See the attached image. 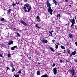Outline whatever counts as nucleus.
Listing matches in <instances>:
<instances>
[{
  "mask_svg": "<svg viewBox=\"0 0 77 77\" xmlns=\"http://www.w3.org/2000/svg\"><path fill=\"white\" fill-rule=\"evenodd\" d=\"M46 3L47 4V7L48 8V12L50 13V14L51 15H53L52 12H53V10L51 9V4L49 2V1H48Z\"/></svg>",
  "mask_w": 77,
  "mask_h": 77,
  "instance_id": "1",
  "label": "nucleus"
},
{
  "mask_svg": "<svg viewBox=\"0 0 77 77\" xmlns=\"http://www.w3.org/2000/svg\"><path fill=\"white\" fill-rule=\"evenodd\" d=\"M69 72H71V74H72V76L71 77H74V74H75V70H74V68H72V69H69Z\"/></svg>",
  "mask_w": 77,
  "mask_h": 77,
  "instance_id": "2",
  "label": "nucleus"
},
{
  "mask_svg": "<svg viewBox=\"0 0 77 77\" xmlns=\"http://www.w3.org/2000/svg\"><path fill=\"white\" fill-rule=\"evenodd\" d=\"M25 6H26L27 8L29 7V8L28 9V12H30V11L32 10V7H31L30 5L26 3L25 5Z\"/></svg>",
  "mask_w": 77,
  "mask_h": 77,
  "instance_id": "3",
  "label": "nucleus"
},
{
  "mask_svg": "<svg viewBox=\"0 0 77 77\" xmlns=\"http://www.w3.org/2000/svg\"><path fill=\"white\" fill-rule=\"evenodd\" d=\"M69 21L70 22L72 23V24L71 26V27H73L74 24H75V20L74 18H73L72 20V19H70Z\"/></svg>",
  "mask_w": 77,
  "mask_h": 77,
  "instance_id": "4",
  "label": "nucleus"
},
{
  "mask_svg": "<svg viewBox=\"0 0 77 77\" xmlns=\"http://www.w3.org/2000/svg\"><path fill=\"white\" fill-rule=\"evenodd\" d=\"M76 53H77V52L75 51H74L72 52V53H71L69 55L70 57H72V55L73 56H75Z\"/></svg>",
  "mask_w": 77,
  "mask_h": 77,
  "instance_id": "5",
  "label": "nucleus"
},
{
  "mask_svg": "<svg viewBox=\"0 0 77 77\" xmlns=\"http://www.w3.org/2000/svg\"><path fill=\"white\" fill-rule=\"evenodd\" d=\"M53 72L54 74H56L57 70V67H55L53 69Z\"/></svg>",
  "mask_w": 77,
  "mask_h": 77,
  "instance_id": "6",
  "label": "nucleus"
},
{
  "mask_svg": "<svg viewBox=\"0 0 77 77\" xmlns=\"http://www.w3.org/2000/svg\"><path fill=\"white\" fill-rule=\"evenodd\" d=\"M20 22L22 24H23L24 26H25L26 27H27V23H26V22L24 21L23 20H22Z\"/></svg>",
  "mask_w": 77,
  "mask_h": 77,
  "instance_id": "7",
  "label": "nucleus"
},
{
  "mask_svg": "<svg viewBox=\"0 0 77 77\" xmlns=\"http://www.w3.org/2000/svg\"><path fill=\"white\" fill-rule=\"evenodd\" d=\"M42 42L46 44L48 42V40L47 39H43L41 40Z\"/></svg>",
  "mask_w": 77,
  "mask_h": 77,
  "instance_id": "8",
  "label": "nucleus"
},
{
  "mask_svg": "<svg viewBox=\"0 0 77 77\" xmlns=\"http://www.w3.org/2000/svg\"><path fill=\"white\" fill-rule=\"evenodd\" d=\"M15 48H17V46H14L13 47H11V50H12V51L14 50L15 49Z\"/></svg>",
  "mask_w": 77,
  "mask_h": 77,
  "instance_id": "9",
  "label": "nucleus"
},
{
  "mask_svg": "<svg viewBox=\"0 0 77 77\" xmlns=\"http://www.w3.org/2000/svg\"><path fill=\"white\" fill-rule=\"evenodd\" d=\"M14 43V41H10L8 43V45H11V44H13Z\"/></svg>",
  "mask_w": 77,
  "mask_h": 77,
  "instance_id": "10",
  "label": "nucleus"
},
{
  "mask_svg": "<svg viewBox=\"0 0 77 77\" xmlns=\"http://www.w3.org/2000/svg\"><path fill=\"white\" fill-rule=\"evenodd\" d=\"M41 77H49L47 74L46 73L45 74V75H42Z\"/></svg>",
  "mask_w": 77,
  "mask_h": 77,
  "instance_id": "11",
  "label": "nucleus"
},
{
  "mask_svg": "<svg viewBox=\"0 0 77 77\" xmlns=\"http://www.w3.org/2000/svg\"><path fill=\"white\" fill-rule=\"evenodd\" d=\"M69 36L68 37V38H73V36L72 34H69Z\"/></svg>",
  "mask_w": 77,
  "mask_h": 77,
  "instance_id": "12",
  "label": "nucleus"
},
{
  "mask_svg": "<svg viewBox=\"0 0 77 77\" xmlns=\"http://www.w3.org/2000/svg\"><path fill=\"white\" fill-rule=\"evenodd\" d=\"M37 75H40V71L38 70L37 72Z\"/></svg>",
  "mask_w": 77,
  "mask_h": 77,
  "instance_id": "13",
  "label": "nucleus"
},
{
  "mask_svg": "<svg viewBox=\"0 0 77 77\" xmlns=\"http://www.w3.org/2000/svg\"><path fill=\"white\" fill-rule=\"evenodd\" d=\"M35 26H36V27L38 29H40V28H41V27H39L38 26V24H35Z\"/></svg>",
  "mask_w": 77,
  "mask_h": 77,
  "instance_id": "14",
  "label": "nucleus"
},
{
  "mask_svg": "<svg viewBox=\"0 0 77 77\" xmlns=\"http://www.w3.org/2000/svg\"><path fill=\"white\" fill-rule=\"evenodd\" d=\"M53 2L55 3V5H57V2L55 0H53Z\"/></svg>",
  "mask_w": 77,
  "mask_h": 77,
  "instance_id": "15",
  "label": "nucleus"
},
{
  "mask_svg": "<svg viewBox=\"0 0 77 77\" xmlns=\"http://www.w3.org/2000/svg\"><path fill=\"white\" fill-rule=\"evenodd\" d=\"M12 11V9H10L8 10V11L7 13L8 14H9V13H11V11Z\"/></svg>",
  "mask_w": 77,
  "mask_h": 77,
  "instance_id": "16",
  "label": "nucleus"
},
{
  "mask_svg": "<svg viewBox=\"0 0 77 77\" xmlns=\"http://www.w3.org/2000/svg\"><path fill=\"white\" fill-rule=\"evenodd\" d=\"M14 76L15 77H20V75H15V74H14Z\"/></svg>",
  "mask_w": 77,
  "mask_h": 77,
  "instance_id": "17",
  "label": "nucleus"
},
{
  "mask_svg": "<svg viewBox=\"0 0 77 77\" xmlns=\"http://www.w3.org/2000/svg\"><path fill=\"white\" fill-rule=\"evenodd\" d=\"M67 53H68V54H71V50H67Z\"/></svg>",
  "mask_w": 77,
  "mask_h": 77,
  "instance_id": "18",
  "label": "nucleus"
},
{
  "mask_svg": "<svg viewBox=\"0 0 77 77\" xmlns=\"http://www.w3.org/2000/svg\"><path fill=\"white\" fill-rule=\"evenodd\" d=\"M10 66L11 67H12V68H13L14 67V63H11Z\"/></svg>",
  "mask_w": 77,
  "mask_h": 77,
  "instance_id": "19",
  "label": "nucleus"
},
{
  "mask_svg": "<svg viewBox=\"0 0 77 77\" xmlns=\"http://www.w3.org/2000/svg\"><path fill=\"white\" fill-rule=\"evenodd\" d=\"M61 48L62 49V50H64V49H65V48L63 46L61 45Z\"/></svg>",
  "mask_w": 77,
  "mask_h": 77,
  "instance_id": "20",
  "label": "nucleus"
},
{
  "mask_svg": "<svg viewBox=\"0 0 77 77\" xmlns=\"http://www.w3.org/2000/svg\"><path fill=\"white\" fill-rule=\"evenodd\" d=\"M50 49L51 51H52L53 52H54V49H53V48H52V47H51L50 48Z\"/></svg>",
  "mask_w": 77,
  "mask_h": 77,
  "instance_id": "21",
  "label": "nucleus"
},
{
  "mask_svg": "<svg viewBox=\"0 0 77 77\" xmlns=\"http://www.w3.org/2000/svg\"><path fill=\"white\" fill-rule=\"evenodd\" d=\"M8 57H11V53H9V54H8V55L7 56Z\"/></svg>",
  "mask_w": 77,
  "mask_h": 77,
  "instance_id": "22",
  "label": "nucleus"
},
{
  "mask_svg": "<svg viewBox=\"0 0 77 77\" xmlns=\"http://www.w3.org/2000/svg\"><path fill=\"white\" fill-rule=\"evenodd\" d=\"M15 68H14V67H12V72H14L15 71Z\"/></svg>",
  "mask_w": 77,
  "mask_h": 77,
  "instance_id": "23",
  "label": "nucleus"
},
{
  "mask_svg": "<svg viewBox=\"0 0 77 77\" xmlns=\"http://www.w3.org/2000/svg\"><path fill=\"white\" fill-rule=\"evenodd\" d=\"M17 5V4H14V3L13 2L12 4L13 7H14L15 6V5Z\"/></svg>",
  "mask_w": 77,
  "mask_h": 77,
  "instance_id": "24",
  "label": "nucleus"
},
{
  "mask_svg": "<svg viewBox=\"0 0 77 77\" xmlns=\"http://www.w3.org/2000/svg\"><path fill=\"white\" fill-rule=\"evenodd\" d=\"M66 62H69L71 65H72V63H71V62L69 61L66 60Z\"/></svg>",
  "mask_w": 77,
  "mask_h": 77,
  "instance_id": "25",
  "label": "nucleus"
},
{
  "mask_svg": "<svg viewBox=\"0 0 77 77\" xmlns=\"http://www.w3.org/2000/svg\"><path fill=\"white\" fill-rule=\"evenodd\" d=\"M17 36H20V33H18V32L17 33Z\"/></svg>",
  "mask_w": 77,
  "mask_h": 77,
  "instance_id": "26",
  "label": "nucleus"
},
{
  "mask_svg": "<svg viewBox=\"0 0 77 77\" xmlns=\"http://www.w3.org/2000/svg\"><path fill=\"white\" fill-rule=\"evenodd\" d=\"M49 33H50V34H51V36H53V33L51 32H50V31H49Z\"/></svg>",
  "mask_w": 77,
  "mask_h": 77,
  "instance_id": "27",
  "label": "nucleus"
},
{
  "mask_svg": "<svg viewBox=\"0 0 77 77\" xmlns=\"http://www.w3.org/2000/svg\"><path fill=\"white\" fill-rule=\"evenodd\" d=\"M55 48L56 49H57V48H58V45H57L55 46Z\"/></svg>",
  "mask_w": 77,
  "mask_h": 77,
  "instance_id": "28",
  "label": "nucleus"
},
{
  "mask_svg": "<svg viewBox=\"0 0 77 77\" xmlns=\"http://www.w3.org/2000/svg\"><path fill=\"white\" fill-rule=\"evenodd\" d=\"M4 20H5V19L4 18H2L1 19V21H4Z\"/></svg>",
  "mask_w": 77,
  "mask_h": 77,
  "instance_id": "29",
  "label": "nucleus"
},
{
  "mask_svg": "<svg viewBox=\"0 0 77 77\" xmlns=\"http://www.w3.org/2000/svg\"><path fill=\"white\" fill-rule=\"evenodd\" d=\"M8 69L9 70V71H10V69L8 67H7L6 71H8Z\"/></svg>",
  "mask_w": 77,
  "mask_h": 77,
  "instance_id": "30",
  "label": "nucleus"
},
{
  "mask_svg": "<svg viewBox=\"0 0 77 77\" xmlns=\"http://www.w3.org/2000/svg\"><path fill=\"white\" fill-rule=\"evenodd\" d=\"M29 60H31V59H32V57H31V56H30L28 58Z\"/></svg>",
  "mask_w": 77,
  "mask_h": 77,
  "instance_id": "31",
  "label": "nucleus"
},
{
  "mask_svg": "<svg viewBox=\"0 0 77 77\" xmlns=\"http://www.w3.org/2000/svg\"><path fill=\"white\" fill-rule=\"evenodd\" d=\"M61 16H60V14H58V17L59 19H60V17Z\"/></svg>",
  "mask_w": 77,
  "mask_h": 77,
  "instance_id": "32",
  "label": "nucleus"
},
{
  "mask_svg": "<svg viewBox=\"0 0 77 77\" xmlns=\"http://www.w3.org/2000/svg\"><path fill=\"white\" fill-rule=\"evenodd\" d=\"M41 20L40 19H38L37 20V22H39V21H40Z\"/></svg>",
  "mask_w": 77,
  "mask_h": 77,
  "instance_id": "33",
  "label": "nucleus"
},
{
  "mask_svg": "<svg viewBox=\"0 0 77 77\" xmlns=\"http://www.w3.org/2000/svg\"><path fill=\"white\" fill-rule=\"evenodd\" d=\"M18 73L19 74H21V70H19L18 71Z\"/></svg>",
  "mask_w": 77,
  "mask_h": 77,
  "instance_id": "34",
  "label": "nucleus"
},
{
  "mask_svg": "<svg viewBox=\"0 0 77 77\" xmlns=\"http://www.w3.org/2000/svg\"><path fill=\"white\" fill-rule=\"evenodd\" d=\"M23 9L24 10H25L26 9V7L24 6L23 7Z\"/></svg>",
  "mask_w": 77,
  "mask_h": 77,
  "instance_id": "35",
  "label": "nucleus"
},
{
  "mask_svg": "<svg viewBox=\"0 0 77 77\" xmlns=\"http://www.w3.org/2000/svg\"><path fill=\"white\" fill-rule=\"evenodd\" d=\"M56 66V64L55 63H53V65H52V66L54 67V66Z\"/></svg>",
  "mask_w": 77,
  "mask_h": 77,
  "instance_id": "36",
  "label": "nucleus"
},
{
  "mask_svg": "<svg viewBox=\"0 0 77 77\" xmlns=\"http://www.w3.org/2000/svg\"><path fill=\"white\" fill-rule=\"evenodd\" d=\"M36 18H37V19H40V17L39 16H37L36 17Z\"/></svg>",
  "mask_w": 77,
  "mask_h": 77,
  "instance_id": "37",
  "label": "nucleus"
},
{
  "mask_svg": "<svg viewBox=\"0 0 77 77\" xmlns=\"http://www.w3.org/2000/svg\"><path fill=\"white\" fill-rule=\"evenodd\" d=\"M63 53H65V54L66 53V50L64 49V52H63Z\"/></svg>",
  "mask_w": 77,
  "mask_h": 77,
  "instance_id": "38",
  "label": "nucleus"
},
{
  "mask_svg": "<svg viewBox=\"0 0 77 77\" xmlns=\"http://www.w3.org/2000/svg\"><path fill=\"white\" fill-rule=\"evenodd\" d=\"M23 1L24 2H27V0H23Z\"/></svg>",
  "mask_w": 77,
  "mask_h": 77,
  "instance_id": "39",
  "label": "nucleus"
},
{
  "mask_svg": "<svg viewBox=\"0 0 77 77\" xmlns=\"http://www.w3.org/2000/svg\"><path fill=\"white\" fill-rule=\"evenodd\" d=\"M57 45H58V46L59 45H60V44H59V43H57Z\"/></svg>",
  "mask_w": 77,
  "mask_h": 77,
  "instance_id": "40",
  "label": "nucleus"
},
{
  "mask_svg": "<svg viewBox=\"0 0 77 77\" xmlns=\"http://www.w3.org/2000/svg\"><path fill=\"white\" fill-rule=\"evenodd\" d=\"M66 46H68L69 45V42H68L66 45Z\"/></svg>",
  "mask_w": 77,
  "mask_h": 77,
  "instance_id": "41",
  "label": "nucleus"
},
{
  "mask_svg": "<svg viewBox=\"0 0 77 77\" xmlns=\"http://www.w3.org/2000/svg\"><path fill=\"white\" fill-rule=\"evenodd\" d=\"M74 61H75V62H77V60H75V59H74Z\"/></svg>",
  "mask_w": 77,
  "mask_h": 77,
  "instance_id": "42",
  "label": "nucleus"
},
{
  "mask_svg": "<svg viewBox=\"0 0 77 77\" xmlns=\"http://www.w3.org/2000/svg\"><path fill=\"white\" fill-rule=\"evenodd\" d=\"M0 57H3V55H2V54H0Z\"/></svg>",
  "mask_w": 77,
  "mask_h": 77,
  "instance_id": "43",
  "label": "nucleus"
},
{
  "mask_svg": "<svg viewBox=\"0 0 77 77\" xmlns=\"http://www.w3.org/2000/svg\"><path fill=\"white\" fill-rule=\"evenodd\" d=\"M75 45H76V47H77V42H75Z\"/></svg>",
  "mask_w": 77,
  "mask_h": 77,
  "instance_id": "44",
  "label": "nucleus"
},
{
  "mask_svg": "<svg viewBox=\"0 0 77 77\" xmlns=\"http://www.w3.org/2000/svg\"><path fill=\"white\" fill-rule=\"evenodd\" d=\"M4 22H7V20H6L4 19Z\"/></svg>",
  "mask_w": 77,
  "mask_h": 77,
  "instance_id": "45",
  "label": "nucleus"
},
{
  "mask_svg": "<svg viewBox=\"0 0 77 77\" xmlns=\"http://www.w3.org/2000/svg\"><path fill=\"white\" fill-rule=\"evenodd\" d=\"M52 42H54V41H55V40L54 39H53L52 40Z\"/></svg>",
  "mask_w": 77,
  "mask_h": 77,
  "instance_id": "46",
  "label": "nucleus"
},
{
  "mask_svg": "<svg viewBox=\"0 0 77 77\" xmlns=\"http://www.w3.org/2000/svg\"><path fill=\"white\" fill-rule=\"evenodd\" d=\"M25 11L26 12H28V11L27 10H25Z\"/></svg>",
  "mask_w": 77,
  "mask_h": 77,
  "instance_id": "47",
  "label": "nucleus"
},
{
  "mask_svg": "<svg viewBox=\"0 0 77 77\" xmlns=\"http://www.w3.org/2000/svg\"><path fill=\"white\" fill-rule=\"evenodd\" d=\"M75 29H77V26L76 25H75Z\"/></svg>",
  "mask_w": 77,
  "mask_h": 77,
  "instance_id": "48",
  "label": "nucleus"
},
{
  "mask_svg": "<svg viewBox=\"0 0 77 77\" xmlns=\"http://www.w3.org/2000/svg\"><path fill=\"white\" fill-rule=\"evenodd\" d=\"M60 62H63V61H62V60H60Z\"/></svg>",
  "mask_w": 77,
  "mask_h": 77,
  "instance_id": "49",
  "label": "nucleus"
},
{
  "mask_svg": "<svg viewBox=\"0 0 77 77\" xmlns=\"http://www.w3.org/2000/svg\"><path fill=\"white\" fill-rule=\"evenodd\" d=\"M69 24H70V23L68 22V23H67V25H69Z\"/></svg>",
  "mask_w": 77,
  "mask_h": 77,
  "instance_id": "50",
  "label": "nucleus"
},
{
  "mask_svg": "<svg viewBox=\"0 0 77 77\" xmlns=\"http://www.w3.org/2000/svg\"><path fill=\"white\" fill-rule=\"evenodd\" d=\"M75 20H76V16H75Z\"/></svg>",
  "mask_w": 77,
  "mask_h": 77,
  "instance_id": "51",
  "label": "nucleus"
},
{
  "mask_svg": "<svg viewBox=\"0 0 77 77\" xmlns=\"http://www.w3.org/2000/svg\"><path fill=\"white\" fill-rule=\"evenodd\" d=\"M68 0H65L66 2H68Z\"/></svg>",
  "mask_w": 77,
  "mask_h": 77,
  "instance_id": "52",
  "label": "nucleus"
},
{
  "mask_svg": "<svg viewBox=\"0 0 77 77\" xmlns=\"http://www.w3.org/2000/svg\"><path fill=\"white\" fill-rule=\"evenodd\" d=\"M54 31H53V30H52V31H51V33H52V32H54Z\"/></svg>",
  "mask_w": 77,
  "mask_h": 77,
  "instance_id": "53",
  "label": "nucleus"
},
{
  "mask_svg": "<svg viewBox=\"0 0 77 77\" xmlns=\"http://www.w3.org/2000/svg\"><path fill=\"white\" fill-rule=\"evenodd\" d=\"M38 63L39 65H40V64H41V63H40L38 62Z\"/></svg>",
  "mask_w": 77,
  "mask_h": 77,
  "instance_id": "54",
  "label": "nucleus"
},
{
  "mask_svg": "<svg viewBox=\"0 0 77 77\" xmlns=\"http://www.w3.org/2000/svg\"><path fill=\"white\" fill-rule=\"evenodd\" d=\"M69 6H70V7H71V5H69Z\"/></svg>",
  "mask_w": 77,
  "mask_h": 77,
  "instance_id": "55",
  "label": "nucleus"
},
{
  "mask_svg": "<svg viewBox=\"0 0 77 77\" xmlns=\"http://www.w3.org/2000/svg\"><path fill=\"white\" fill-rule=\"evenodd\" d=\"M58 15H57V18H58Z\"/></svg>",
  "mask_w": 77,
  "mask_h": 77,
  "instance_id": "56",
  "label": "nucleus"
},
{
  "mask_svg": "<svg viewBox=\"0 0 77 77\" xmlns=\"http://www.w3.org/2000/svg\"><path fill=\"white\" fill-rule=\"evenodd\" d=\"M27 57H28V58L29 57V55H27Z\"/></svg>",
  "mask_w": 77,
  "mask_h": 77,
  "instance_id": "57",
  "label": "nucleus"
},
{
  "mask_svg": "<svg viewBox=\"0 0 77 77\" xmlns=\"http://www.w3.org/2000/svg\"><path fill=\"white\" fill-rule=\"evenodd\" d=\"M20 3L19 2H18L17 3H16L17 4H19Z\"/></svg>",
  "mask_w": 77,
  "mask_h": 77,
  "instance_id": "58",
  "label": "nucleus"
},
{
  "mask_svg": "<svg viewBox=\"0 0 77 77\" xmlns=\"http://www.w3.org/2000/svg\"><path fill=\"white\" fill-rule=\"evenodd\" d=\"M3 62H4V63L5 62V60H3Z\"/></svg>",
  "mask_w": 77,
  "mask_h": 77,
  "instance_id": "59",
  "label": "nucleus"
},
{
  "mask_svg": "<svg viewBox=\"0 0 77 77\" xmlns=\"http://www.w3.org/2000/svg\"><path fill=\"white\" fill-rule=\"evenodd\" d=\"M72 41H74V40H73V39H72Z\"/></svg>",
  "mask_w": 77,
  "mask_h": 77,
  "instance_id": "60",
  "label": "nucleus"
},
{
  "mask_svg": "<svg viewBox=\"0 0 77 77\" xmlns=\"http://www.w3.org/2000/svg\"><path fill=\"white\" fill-rule=\"evenodd\" d=\"M8 48H9V46H8Z\"/></svg>",
  "mask_w": 77,
  "mask_h": 77,
  "instance_id": "61",
  "label": "nucleus"
},
{
  "mask_svg": "<svg viewBox=\"0 0 77 77\" xmlns=\"http://www.w3.org/2000/svg\"><path fill=\"white\" fill-rule=\"evenodd\" d=\"M73 29H74V27L73 26Z\"/></svg>",
  "mask_w": 77,
  "mask_h": 77,
  "instance_id": "62",
  "label": "nucleus"
},
{
  "mask_svg": "<svg viewBox=\"0 0 77 77\" xmlns=\"http://www.w3.org/2000/svg\"><path fill=\"white\" fill-rule=\"evenodd\" d=\"M74 77H76V76L74 75Z\"/></svg>",
  "mask_w": 77,
  "mask_h": 77,
  "instance_id": "63",
  "label": "nucleus"
},
{
  "mask_svg": "<svg viewBox=\"0 0 77 77\" xmlns=\"http://www.w3.org/2000/svg\"><path fill=\"white\" fill-rule=\"evenodd\" d=\"M0 60H1V58H0Z\"/></svg>",
  "mask_w": 77,
  "mask_h": 77,
  "instance_id": "64",
  "label": "nucleus"
}]
</instances>
